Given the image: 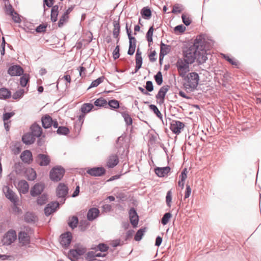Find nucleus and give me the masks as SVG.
I'll list each match as a JSON object with an SVG mask.
<instances>
[{
  "label": "nucleus",
  "mask_w": 261,
  "mask_h": 261,
  "mask_svg": "<svg viewBox=\"0 0 261 261\" xmlns=\"http://www.w3.org/2000/svg\"><path fill=\"white\" fill-rule=\"evenodd\" d=\"M153 27H151L147 34H146V38H147V41L149 42H151L152 41V35H153Z\"/></svg>",
  "instance_id": "42"
},
{
  "label": "nucleus",
  "mask_w": 261,
  "mask_h": 261,
  "mask_svg": "<svg viewBox=\"0 0 261 261\" xmlns=\"http://www.w3.org/2000/svg\"><path fill=\"white\" fill-rule=\"evenodd\" d=\"M68 193V188L64 183H60L56 188V195L59 198L62 200L60 202L64 203L66 197Z\"/></svg>",
  "instance_id": "5"
},
{
  "label": "nucleus",
  "mask_w": 261,
  "mask_h": 261,
  "mask_svg": "<svg viewBox=\"0 0 261 261\" xmlns=\"http://www.w3.org/2000/svg\"><path fill=\"white\" fill-rule=\"evenodd\" d=\"M107 104V101L103 98H99L97 99L94 102V105L98 107H102L104 106V105Z\"/></svg>",
  "instance_id": "48"
},
{
  "label": "nucleus",
  "mask_w": 261,
  "mask_h": 261,
  "mask_svg": "<svg viewBox=\"0 0 261 261\" xmlns=\"http://www.w3.org/2000/svg\"><path fill=\"white\" fill-rule=\"evenodd\" d=\"M8 72L11 76H19L23 73V70L19 65H13L9 68Z\"/></svg>",
  "instance_id": "14"
},
{
  "label": "nucleus",
  "mask_w": 261,
  "mask_h": 261,
  "mask_svg": "<svg viewBox=\"0 0 261 261\" xmlns=\"http://www.w3.org/2000/svg\"><path fill=\"white\" fill-rule=\"evenodd\" d=\"M130 222L134 227H137L138 224L139 217L137 212L134 207L131 208L129 211Z\"/></svg>",
  "instance_id": "13"
},
{
  "label": "nucleus",
  "mask_w": 261,
  "mask_h": 261,
  "mask_svg": "<svg viewBox=\"0 0 261 261\" xmlns=\"http://www.w3.org/2000/svg\"><path fill=\"white\" fill-rule=\"evenodd\" d=\"M3 190L5 193L6 197L15 205H16L18 201V197L16 194L8 186H6Z\"/></svg>",
  "instance_id": "7"
},
{
  "label": "nucleus",
  "mask_w": 261,
  "mask_h": 261,
  "mask_svg": "<svg viewBox=\"0 0 261 261\" xmlns=\"http://www.w3.org/2000/svg\"><path fill=\"white\" fill-rule=\"evenodd\" d=\"M31 134L36 138L39 137L42 134L41 127L36 124H34L31 127Z\"/></svg>",
  "instance_id": "22"
},
{
  "label": "nucleus",
  "mask_w": 261,
  "mask_h": 261,
  "mask_svg": "<svg viewBox=\"0 0 261 261\" xmlns=\"http://www.w3.org/2000/svg\"><path fill=\"white\" fill-rule=\"evenodd\" d=\"M103 77H99L97 79L93 81L91 83L89 88L97 87L98 85H99L100 83H101L103 82Z\"/></svg>",
  "instance_id": "43"
},
{
  "label": "nucleus",
  "mask_w": 261,
  "mask_h": 261,
  "mask_svg": "<svg viewBox=\"0 0 261 261\" xmlns=\"http://www.w3.org/2000/svg\"><path fill=\"white\" fill-rule=\"evenodd\" d=\"M65 173L64 169L61 166H57L53 168L50 171L49 177L53 181H59L63 177Z\"/></svg>",
  "instance_id": "4"
},
{
  "label": "nucleus",
  "mask_w": 261,
  "mask_h": 261,
  "mask_svg": "<svg viewBox=\"0 0 261 261\" xmlns=\"http://www.w3.org/2000/svg\"><path fill=\"white\" fill-rule=\"evenodd\" d=\"M53 120L49 116H45L42 118V123L43 126L47 128L52 125Z\"/></svg>",
  "instance_id": "25"
},
{
  "label": "nucleus",
  "mask_w": 261,
  "mask_h": 261,
  "mask_svg": "<svg viewBox=\"0 0 261 261\" xmlns=\"http://www.w3.org/2000/svg\"><path fill=\"white\" fill-rule=\"evenodd\" d=\"M17 238L16 232L13 229H10L8 231L4 236L2 240L3 245H10L12 244Z\"/></svg>",
  "instance_id": "6"
},
{
  "label": "nucleus",
  "mask_w": 261,
  "mask_h": 261,
  "mask_svg": "<svg viewBox=\"0 0 261 261\" xmlns=\"http://www.w3.org/2000/svg\"><path fill=\"white\" fill-rule=\"evenodd\" d=\"M68 15L65 13H63V14L61 17L58 23L59 27H62L64 25V24L68 21Z\"/></svg>",
  "instance_id": "39"
},
{
  "label": "nucleus",
  "mask_w": 261,
  "mask_h": 261,
  "mask_svg": "<svg viewBox=\"0 0 261 261\" xmlns=\"http://www.w3.org/2000/svg\"><path fill=\"white\" fill-rule=\"evenodd\" d=\"M189 64H191V63H189V62H187L182 58L179 59L177 60L176 63V66L179 75L181 77H185L187 73L190 71Z\"/></svg>",
  "instance_id": "3"
},
{
  "label": "nucleus",
  "mask_w": 261,
  "mask_h": 261,
  "mask_svg": "<svg viewBox=\"0 0 261 261\" xmlns=\"http://www.w3.org/2000/svg\"><path fill=\"white\" fill-rule=\"evenodd\" d=\"M29 76L27 74H24L23 75L20 79V83L21 86L25 87L28 81H29Z\"/></svg>",
  "instance_id": "46"
},
{
  "label": "nucleus",
  "mask_w": 261,
  "mask_h": 261,
  "mask_svg": "<svg viewBox=\"0 0 261 261\" xmlns=\"http://www.w3.org/2000/svg\"><path fill=\"white\" fill-rule=\"evenodd\" d=\"M135 49H136V45L135 44L132 45L131 43H130V44L129 45V49H128V53H127L129 55H133L135 51Z\"/></svg>",
  "instance_id": "61"
},
{
  "label": "nucleus",
  "mask_w": 261,
  "mask_h": 261,
  "mask_svg": "<svg viewBox=\"0 0 261 261\" xmlns=\"http://www.w3.org/2000/svg\"><path fill=\"white\" fill-rule=\"evenodd\" d=\"M69 132V129L66 127H59L57 130V133L60 135H66Z\"/></svg>",
  "instance_id": "50"
},
{
  "label": "nucleus",
  "mask_w": 261,
  "mask_h": 261,
  "mask_svg": "<svg viewBox=\"0 0 261 261\" xmlns=\"http://www.w3.org/2000/svg\"><path fill=\"white\" fill-rule=\"evenodd\" d=\"M93 108V105L92 104L85 103L82 106L81 108V111L84 113H87L90 112Z\"/></svg>",
  "instance_id": "36"
},
{
  "label": "nucleus",
  "mask_w": 261,
  "mask_h": 261,
  "mask_svg": "<svg viewBox=\"0 0 261 261\" xmlns=\"http://www.w3.org/2000/svg\"><path fill=\"white\" fill-rule=\"evenodd\" d=\"M172 201V192L171 190L168 191L166 196V202L168 206H171Z\"/></svg>",
  "instance_id": "45"
},
{
  "label": "nucleus",
  "mask_w": 261,
  "mask_h": 261,
  "mask_svg": "<svg viewBox=\"0 0 261 261\" xmlns=\"http://www.w3.org/2000/svg\"><path fill=\"white\" fill-rule=\"evenodd\" d=\"M146 89L149 92H151L153 89L152 83L151 81H147L146 85Z\"/></svg>",
  "instance_id": "64"
},
{
  "label": "nucleus",
  "mask_w": 261,
  "mask_h": 261,
  "mask_svg": "<svg viewBox=\"0 0 261 261\" xmlns=\"http://www.w3.org/2000/svg\"><path fill=\"white\" fill-rule=\"evenodd\" d=\"M169 90L168 86H164L161 87L156 95V98L159 100L160 103L164 102L165 96Z\"/></svg>",
  "instance_id": "16"
},
{
  "label": "nucleus",
  "mask_w": 261,
  "mask_h": 261,
  "mask_svg": "<svg viewBox=\"0 0 261 261\" xmlns=\"http://www.w3.org/2000/svg\"><path fill=\"white\" fill-rule=\"evenodd\" d=\"M191 193V189L190 188V186L188 185H187L186 192H185V197H184L185 199L188 198L190 196Z\"/></svg>",
  "instance_id": "63"
},
{
  "label": "nucleus",
  "mask_w": 261,
  "mask_h": 261,
  "mask_svg": "<svg viewBox=\"0 0 261 261\" xmlns=\"http://www.w3.org/2000/svg\"><path fill=\"white\" fill-rule=\"evenodd\" d=\"M99 214V211L97 208L89 209L87 213V219L89 221H93L96 218Z\"/></svg>",
  "instance_id": "17"
},
{
  "label": "nucleus",
  "mask_w": 261,
  "mask_h": 261,
  "mask_svg": "<svg viewBox=\"0 0 261 261\" xmlns=\"http://www.w3.org/2000/svg\"><path fill=\"white\" fill-rule=\"evenodd\" d=\"M97 248L99 251H100L101 252H105L108 250V247L107 246V245L101 243V244H99L97 246Z\"/></svg>",
  "instance_id": "54"
},
{
  "label": "nucleus",
  "mask_w": 261,
  "mask_h": 261,
  "mask_svg": "<svg viewBox=\"0 0 261 261\" xmlns=\"http://www.w3.org/2000/svg\"><path fill=\"white\" fill-rule=\"evenodd\" d=\"M29 184L24 180H21L18 183V189L20 193L25 194L28 192L29 190Z\"/></svg>",
  "instance_id": "19"
},
{
  "label": "nucleus",
  "mask_w": 261,
  "mask_h": 261,
  "mask_svg": "<svg viewBox=\"0 0 261 261\" xmlns=\"http://www.w3.org/2000/svg\"><path fill=\"white\" fill-rule=\"evenodd\" d=\"M149 108L151 110H152L154 114L160 118H162V115L160 111L159 110L157 107L154 105H150L149 106Z\"/></svg>",
  "instance_id": "41"
},
{
  "label": "nucleus",
  "mask_w": 261,
  "mask_h": 261,
  "mask_svg": "<svg viewBox=\"0 0 261 261\" xmlns=\"http://www.w3.org/2000/svg\"><path fill=\"white\" fill-rule=\"evenodd\" d=\"M11 93L6 88H2L0 89V99H6L10 97Z\"/></svg>",
  "instance_id": "30"
},
{
  "label": "nucleus",
  "mask_w": 261,
  "mask_h": 261,
  "mask_svg": "<svg viewBox=\"0 0 261 261\" xmlns=\"http://www.w3.org/2000/svg\"><path fill=\"white\" fill-rule=\"evenodd\" d=\"M184 127V123L176 120H173L170 124V129L176 134H179Z\"/></svg>",
  "instance_id": "10"
},
{
  "label": "nucleus",
  "mask_w": 261,
  "mask_h": 261,
  "mask_svg": "<svg viewBox=\"0 0 261 261\" xmlns=\"http://www.w3.org/2000/svg\"><path fill=\"white\" fill-rule=\"evenodd\" d=\"M46 27L43 24H40L36 29V31L37 33H42L45 31Z\"/></svg>",
  "instance_id": "62"
},
{
  "label": "nucleus",
  "mask_w": 261,
  "mask_h": 261,
  "mask_svg": "<svg viewBox=\"0 0 261 261\" xmlns=\"http://www.w3.org/2000/svg\"><path fill=\"white\" fill-rule=\"evenodd\" d=\"M145 232V228H141L139 229L137 232H136L135 236V240L136 241H140L142 237L143 236L144 232Z\"/></svg>",
  "instance_id": "32"
},
{
  "label": "nucleus",
  "mask_w": 261,
  "mask_h": 261,
  "mask_svg": "<svg viewBox=\"0 0 261 261\" xmlns=\"http://www.w3.org/2000/svg\"><path fill=\"white\" fill-rule=\"evenodd\" d=\"M47 201V196L45 194H43L39 196V197L37 199V203L38 205H43Z\"/></svg>",
  "instance_id": "31"
},
{
  "label": "nucleus",
  "mask_w": 261,
  "mask_h": 261,
  "mask_svg": "<svg viewBox=\"0 0 261 261\" xmlns=\"http://www.w3.org/2000/svg\"><path fill=\"white\" fill-rule=\"evenodd\" d=\"M18 237L21 246H26L30 243V237L27 232L21 231L18 233Z\"/></svg>",
  "instance_id": "8"
},
{
  "label": "nucleus",
  "mask_w": 261,
  "mask_h": 261,
  "mask_svg": "<svg viewBox=\"0 0 261 261\" xmlns=\"http://www.w3.org/2000/svg\"><path fill=\"white\" fill-rule=\"evenodd\" d=\"M185 80V86L187 89H195L199 82L198 74L196 72H191L183 77Z\"/></svg>",
  "instance_id": "2"
},
{
  "label": "nucleus",
  "mask_w": 261,
  "mask_h": 261,
  "mask_svg": "<svg viewBox=\"0 0 261 261\" xmlns=\"http://www.w3.org/2000/svg\"><path fill=\"white\" fill-rule=\"evenodd\" d=\"M25 174L28 179L29 180H34L36 177V172L32 168L27 169Z\"/></svg>",
  "instance_id": "28"
},
{
  "label": "nucleus",
  "mask_w": 261,
  "mask_h": 261,
  "mask_svg": "<svg viewBox=\"0 0 261 261\" xmlns=\"http://www.w3.org/2000/svg\"><path fill=\"white\" fill-rule=\"evenodd\" d=\"M9 15H10L12 17L13 20L15 22L18 23L20 21V19L19 17L18 14L17 13H16L15 12L12 13V14H10Z\"/></svg>",
  "instance_id": "53"
},
{
  "label": "nucleus",
  "mask_w": 261,
  "mask_h": 261,
  "mask_svg": "<svg viewBox=\"0 0 261 261\" xmlns=\"http://www.w3.org/2000/svg\"><path fill=\"white\" fill-rule=\"evenodd\" d=\"M170 168L169 167H157L155 169V174L159 177H164L170 171Z\"/></svg>",
  "instance_id": "18"
},
{
  "label": "nucleus",
  "mask_w": 261,
  "mask_h": 261,
  "mask_svg": "<svg viewBox=\"0 0 261 261\" xmlns=\"http://www.w3.org/2000/svg\"><path fill=\"white\" fill-rule=\"evenodd\" d=\"M38 157L41 161L40 163H49L50 162L49 157L47 155L39 154Z\"/></svg>",
  "instance_id": "40"
},
{
  "label": "nucleus",
  "mask_w": 261,
  "mask_h": 261,
  "mask_svg": "<svg viewBox=\"0 0 261 261\" xmlns=\"http://www.w3.org/2000/svg\"><path fill=\"white\" fill-rule=\"evenodd\" d=\"M14 115V113H6L3 115L4 121H8V120Z\"/></svg>",
  "instance_id": "55"
},
{
  "label": "nucleus",
  "mask_w": 261,
  "mask_h": 261,
  "mask_svg": "<svg viewBox=\"0 0 261 261\" xmlns=\"http://www.w3.org/2000/svg\"><path fill=\"white\" fill-rule=\"evenodd\" d=\"M181 18L182 19V21L185 25H189L191 23V21L189 17H187L185 15L182 14Z\"/></svg>",
  "instance_id": "57"
},
{
  "label": "nucleus",
  "mask_w": 261,
  "mask_h": 261,
  "mask_svg": "<svg viewBox=\"0 0 261 261\" xmlns=\"http://www.w3.org/2000/svg\"><path fill=\"white\" fill-rule=\"evenodd\" d=\"M23 93L24 90L20 89L13 94V98L15 99H19L23 96Z\"/></svg>",
  "instance_id": "49"
},
{
  "label": "nucleus",
  "mask_w": 261,
  "mask_h": 261,
  "mask_svg": "<svg viewBox=\"0 0 261 261\" xmlns=\"http://www.w3.org/2000/svg\"><path fill=\"white\" fill-rule=\"evenodd\" d=\"M72 238V233L67 232L62 234L60 237V244L64 248H67L71 243Z\"/></svg>",
  "instance_id": "9"
},
{
  "label": "nucleus",
  "mask_w": 261,
  "mask_h": 261,
  "mask_svg": "<svg viewBox=\"0 0 261 261\" xmlns=\"http://www.w3.org/2000/svg\"><path fill=\"white\" fill-rule=\"evenodd\" d=\"M113 36L115 38H118L120 32V25L116 21L114 22Z\"/></svg>",
  "instance_id": "35"
},
{
  "label": "nucleus",
  "mask_w": 261,
  "mask_h": 261,
  "mask_svg": "<svg viewBox=\"0 0 261 261\" xmlns=\"http://www.w3.org/2000/svg\"><path fill=\"white\" fill-rule=\"evenodd\" d=\"M20 158L24 163H28L32 161V154L30 151L26 150L21 154Z\"/></svg>",
  "instance_id": "20"
},
{
  "label": "nucleus",
  "mask_w": 261,
  "mask_h": 261,
  "mask_svg": "<svg viewBox=\"0 0 261 261\" xmlns=\"http://www.w3.org/2000/svg\"><path fill=\"white\" fill-rule=\"evenodd\" d=\"M78 218L76 216H73L68 222L69 226L72 229L76 227L78 224Z\"/></svg>",
  "instance_id": "33"
},
{
  "label": "nucleus",
  "mask_w": 261,
  "mask_h": 261,
  "mask_svg": "<svg viewBox=\"0 0 261 261\" xmlns=\"http://www.w3.org/2000/svg\"><path fill=\"white\" fill-rule=\"evenodd\" d=\"M35 138L31 133H27L23 136L22 140L24 143L29 145L35 142Z\"/></svg>",
  "instance_id": "23"
},
{
  "label": "nucleus",
  "mask_w": 261,
  "mask_h": 261,
  "mask_svg": "<svg viewBox=\"0 0 261 261\" xmlns=\"http://www.w3.org/2000/svg\"><path fill=\"white\" fill-rule=\"evenodd\" d=\"M213 44V41L207 37L202 35L198 36L195 40L194 44L183 51V59L192 64L195 59L200 64L207 59V50Z\"/></svg>",
  "instance_id": "1"
},
{
  "label": "nucleus",
  "mask_w": 261,
  "mask_h": 261,
  "mask_svg": "<svg viewBox=\"0 0 261 261\" xmlns=\"http://www.w3.org/2000/svg\"><path fill=\"white\" fill-rule=\"evenodd\" d=\"M113 57L115 59H116L119 57L120 54H119V47L118 45H117L114 50L113 51Z\"/></svg>",
  "instance_id": "59"
},
{
  "label": "nucleus",
  "mask_w": 261,
  "mask_h": 261,
  "mask_svg": "<svg viewBox=\"0 0 261 261\" xmlns=\"http://www.w3.org/2000/svg\"><path fill=\"white\" fill-rule=\"evenodd\" d=\"M36 220V216L32 213L28 212L24 215V220L28 223H34Z\"/></svg>",
  "instance_id": "26"
},
{
  "label": "nucleus",
  "mask_w": 261,
  "mask_h": 261,
  "mask_svg": "<svg viewBox=\"0 0 261 261\" xmlns=\"http://www.w3.org/2000/svg\"><path fill=\"white\" fill-rule=\"evenodd\" d=\"M141 14L142 16L146 19H148L151 15V12L149 9L144 7L142 9Z\"/></svg>",
  "instance_id": "34"
},
{
  "label": "nucleus",
  "mask_w": 261,
  "mask_h": 261,
  "mask_svg": "<svg viewBox=\"0 0 261 261\" xmlns=\"http://www.w3.org/2000/svg\"><path fill=\"white\" fill-rule=\"evenodd\" d=\"M6 12L8 15L14 12V9L11 5H6Z\"/></svg>",
  "instance_id": "58"
},
{
  "label": "nucleus",
  "mask_w": 261,
  "mask_h": 261,
  "mask_svg": "<svg viewBox=\"0 0 261 261\" xmlns=\"http://www.w3.org/2000/svg\"><path fill=\"white\" fill-rule=\"evenodd\" d=\"M87 172L93 176H101L106 173V170L103 167H94L88 169Z\"/></svg>",
  "instance_id": "11"
},
{
  "label": "nucleus",
  "mask_w": 261,
  "mask_h": 261,
  "mask_svg": "<svg viewBox=\"0 0 261 261\" xmlns=\"http://www.w3.org/2000/svg\"><path fill=\"white\" fill-rule=\"evenodd\" d=\"M95 252L93 251H90L86 254V259L89 260H93L94 259Z\"/></svg>",
  "instance_id": "60"
},
{
  "label": "nucleus",
  "mask_w": 261,
  "mask_h": 261,
  "mask_svg": "<svg viewBox=\"0 0 261 261\" xmlns=\"http://www.w3.org/2000/svg\"><path fill=\"white\" fill-rule=\"evenodd\" d=\"M186 30V27L183 25H178L174 28V31L175 32H179L180 33H183Z\"/></svg>",
  "instance_id": "56"
},
{
  "label": "nucleus",
  "mask_w": 261,
  "mask_h": 261,
  "mask_svg": "<svg viewBox=\"0 0 261 261\" xmlns=\"http://www.w3.org/2000/svg\"><path fill=\"white\" fill-rule=\"evenodd\" d=\"M44 189V185L42 183L36 184L31 190V195L32 196H36L40 194Z\"/></svg>",
  "instance_id": "15"
},
{
  "label": "nucleus",
  "mask_w": 261,
  "mask_h": 261,
  "mask_svg": "<svg viewBox=\"0 0 261 261\" xmlns=\"http://www.w3.org/2000/svg\"><path fill=\"white\" fill-rule=\"evenodd\" d=\"M59 7L55 5L53 7L51 11V20L53 22H56L58 19Z\"/></svg>",
  "instance_id": "27"
},
{
  "label": "nucleus",
  "mask_w": 261,
  "mask_h": 261,
  "mask_svg": "<svg viewBox=\"0 0 261 261\" xmlns=\"http://www.w3.org/2000/svg\"><path fill=\"white\" fill-rule=\"evenodd\" d=\"M108 105L112 109H115L119 107L118 101L115 99L110 100L108 102Z\"/></svg>",
  "instance_id": "44"
},
{
  "label": "nucleus",
  "mask_w": 261,
  "mask_h": 261,
  "mask_svg": "<svg viewBox=\"0 0 261 261\" xmlns=\"http://www.w3.org/2000/svg\"><path fill=\"white\" fill-rule=\"evenodd\" d=\"M74 250L77 251V253L80 256L83 255L86 251V249L82 246L77 247Z\"/></svg>",
  "instance_id": "52"
},
{
  "label": "nucleus",
  "mask_w": 261,
  "mask_h": 261,
  "mask_svg": "<svg viewBox=\"0 0 261 261\" xmlns=\"http://www.w3.org/2000/svg\"><path fill=\"white\" fill-rule=\"evenodd\" d=\"M11 148L14 153L16 154L19 153L21 149V144L19 142L13 143Z\"/></svg>",
  "instance_id": "29"
},
{
  "label": "nucleus",
  "mask_w": 261,
  "mask_h": 261,
  "mask_svg": "<svg viewBox=\"0 0 261 261\" xmlns=\"http://www.w3.org/2000/svg\"><path fill=\"white\" fill-rule=\"evenodd\" d=\"M142 64V58L141 56V52L139 51V49H137V53L136 54V68H135V72H137V71L141 67Z\"/></svg>",
  "instance_id": "24"
},
{
  "label": "nucleus",
  "mask_w": 261,
  "mask_h": 261,
  "mask_svg": "<svg viewBox=\"0 0 261 261\" xmlns=\"http://www.w3.org/2000/svg\"><path fill=\"white\" fill-rule=\"evenodd\" d=\"M154 79L158 85H161L163 82L162 75L161 72H159L154 76Z\"/></svg>",
  "instance_id": "47"
},
{
  "label": "nucleus",
  "mask_w": 261,
  "mask_h": 261,
  "mask_svg": "<svg viewBox=\"0 0 261 261\" xmlns=\"http://www.w3.org/2000/svg\"><path fill=\"white\" fill-rule=\"evenodd\" d=\"M68 257L71 260L72 259H77L80 256L77 253V251L74 249L70 250L68 252Z\"/></svg>",
  "instance_id": "38"
},
{
  "label": "nucleus",
  "mask_w": 261,
  "mask_h": 261,
  "mask_svg": "<svg viewBox=\"0 0 261 261\" xmlns=\"http://www.w3.org/2000/svg\"><path fill=\"white\" fill-rule=\"evenodd\" d=\"M122 116L127 125L132 124V119L130 116L128 114L123 113L122 114Z\"/></svg>",
  "instance_id": "51"
},
{
  "label": "nucleus",
  "mask_w": 261,
  "mask_h": 261,
  "mask_svg": "<svg viewBox=\"0 0 261 261\" xmlns=\"http://www.w3.org/2000/svg\"><path fill=\"white\" fill-rule=\"evenodd\" d=\"M58 202L55 201L48 203L44 208V213L46 216H48L54 213L59 207Z\"/></svg>",
  "instance_id": "12"
},
{
  "label": "nucleus",
  "mask_w": 261,
  "mask_h": 261,
  "mask_svg": "<svg viewBox=\"0 0 261 261\" xmlns=\"http://www.w3.org/2000/svg\"><path fill=\"white\" fill-rule=\"evenodd\" d=\"M172 217V214L170 213H166L164 215H163V217H162V219H161V223L163 225H166L170 219Z\"/></svg>",
  "instance_id": "37"
},
{
  "label": "nucleus",
  "mask_w": 261,
  "mask_h": 261,
  "mask_svg": "<svg viewBox=\"0 0 261 261\" xmlns=\"http://www.w3.org/2000/svg\"><path fill=\"white\" fill-rule=\"evenodd\" d=\"M170 47L169 45H166L163 43L161 44V50L160 54V62L163 60L164 56L166 55L170 51Z\"/></svg>",
  "instance_id": "21"
}]
</instances>
